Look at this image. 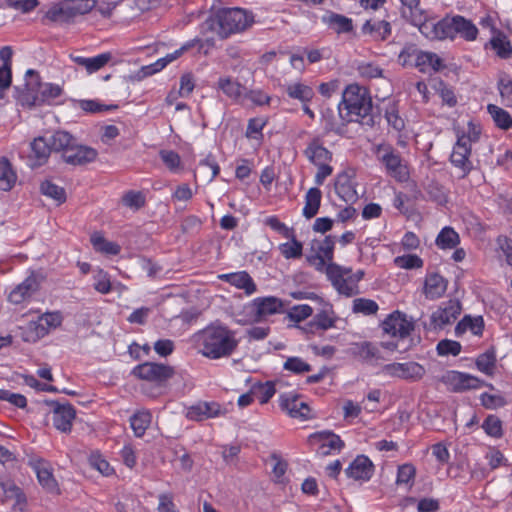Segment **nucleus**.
<instances>
[{
  "mask_svg": "<svg viewBox=\"0 0 512 512\" xmlns=\"http://www.w3.org/2000/svg\"><path fill=\"white\" fill-rule=\"evenodd\" d=\"M195 337L201 347L200 352L209 359L229 357L239 345L236 332L218 320L199 331Z\"/></svg>",
  "mask_w": 512,
  "mask_h": 512,
  "instance_id": "obj_1",
  "label": "nucleus"
},
{
  "mask_svg": "<svg viewBox=\"0 0 512 512\" xmlns=\"http://www.w3.org/2000/svg\"><path fill=\"white\" fill-rule=\"evenodd\" d=\"M372 111V98L366 88L350 84L344 89L338 104V115L344 124L358 122L373 126L375 121Z\"/></svg>",
  "mask_w": 512,
  "mask_h": 512,
  "instance_id": "obj_2",
  "label": "nucleus"
},
{
  "mask_svg": "<svg viewBox=\"0 0 512 512\" xmlns=\"http://www.w3.org/2000/svg\"><path fill=\"white\" fill-rule=\"evenodd\" d=\"M254 17L241 8H222L210 17L205 25L207 29L216 32L221 39L231 34L242 32L252 25Z\"/></svg>",
  "mask_w": 512,
  "mask_h": 512,
  "instance_id": "obj_3",
  "label": "nucleus"
},
{
  "mask_svg": "<svg viewBox=\"0 0 512 512\" xmlns=\"http://www.w3.org/2000/svg\"><path fill=\"white\" fill-rule=\"evenodd\" d=\"M53 147L55 152L61 153L62 160L72 166H84L96 160V149L80 144L72 134L67 131L54 133Z\"/></svg>",
  "mask_w": 512,
  "mask_h": 512,
  "instance_id": "obj_4",
  "label": "nucleus"
},
{
  "mask_svg": "<svg viewBox=\"0 0 512 512\" xmlns=\"http://www.w3.org/2000/svg\"><path fill=\"white\" fill-rule=\"evenodd\" d=\"M375 154L379 162L385 167L386 173L397 181L408 178V170L401 153L391 144L383 142L376 146Z\"/></svg>",
  "mask_w": 512,
  "mask_h": 512,
  "instance_id": "obj_5",
  "label": "nucleus"
},
{
  "mask_svg": "<svg viewBox=\"0 0 512 512\" xmlns=\"http://www.w3.org/2000/svg\"><path fill=\"white\" fill-rule=\"evenodd\" d=\"M41 88L42 81L38 71L28 69L25 73L23 87L14 86V98L23 107H38Z\"/></svg>",
  "mask_w": 512,
  "mask_h": 512,
  "instance_id": "obj_6",
  "label": "nucleus"
},
{
  "mask_svg": "<svg viewBox=\"0 0 512 512\" xmlns=\"http://www.w3.org/2000/svg\"><path fill=\"white\" fill-rule=\"evenodd\" d=\"M441 381L454 393L476 390L483 386L488 387L491 390L495 389L491 383H487L476 376L454 370L447 371L442 376Z\"/></svg>",
  "mask_w": 512,
  "mask_h": 512,
  "instance_id": "obj_7",
  "label": "nucleus"
},
{
  "mask_svg": "<svg viewBox=\"0 0 512 512\" xmlns=\"http://www.w3.org/2000/svg\"><path fill=\"white\" fill-rule=\"evenodd\" d=\"M471 143L472 138L470 136H465V134L458 136L450 155L452 165L461 171V175L459 176L461 179L467 177L474 169L473 163L470 160Z\"/></svg>",
  "mask_w": 512,
  "mask_h": 512,
  "instance_id": "obj_8",
  "label": "nucleus"
},
{
  "mask_svg": "<svg viewBox=\"0 0 512 512\" xmlns=\"http://www.w3.org/2000/svg\"><path fill=\"white\" fill-rule=\"evenodd\" d=\"M132 374L139 379L162 384L174 376L175 370L166 364L145 362L134 367Z\"/></svg>",
  "mask_w": 512,
  "mask_h": 512,
  "instance_id": "obj_9",
  "label": "nucleus"
},
{
  "mask_svg": "<svg viewBox=\"0 0 512 512\" xmlns=\"http://www.w3.org/2000/svg\"><path fill=\"white\" fill-rule=\"evenodd\" d=\"M381 328L385 334L404 340L414 330V322L405 313L396 310L382 321Z\"/></svg>",
  "mask_w": 512,
  "mask_h": 512,
  "instance_id": "obj_10",
  "label": "nucleus"
},
{
  "mask_svg": "<svg viewBox=\"0 0 512 512\" xmlns=\"http://www.w3.org/2000/svg\"><path fill=\"white\" fill-rule=\"evenodd\" d=\"M44 403L51 408L54 427L63 432L69 433L72 429V422L76 417V410L69 402L61 403L57 400H45Z\"/></svg>",
  "mask_w": 512,
  "mask_h": 512,
  "instance_id": "obj_11",
  "label": "nucleus"
},
{
  "mask_svg": "<svg viewBox=\"0 0 512 512\" xmlns=\"http://www.w3.org/2000/svg\"><path fill=\"white\" fill-rule=\"evenodd\" d=\"M381 373L386 376L400 378L408 381H418L426 373L425 368L417 362L390 363L381 368Z\"/></svg>",
  "mask_w": 512,
  "mask_h": 512,
  "instance_id": "obj_12",
  "label": "nucleus"
},
{
  "mask_svg": "<svg viewBox=\"0 0 512 512\" xmlns=\"http://www.w3.org/2000/svg\"><path fill=\"white\" fill-rule=\"evenodd\" d=\"M445 27V39L453 40L457 35H460L466 41H474L478 35V28L472 21L460 15L446 18Z\"/></svg>",
  "mask_w": 512,
  "mask_h": 512,
  "instance_id": "obj_13",
  "label": "nucleus"
},
{
  "mask_svg": "<svg viewBox=\"0 0 512 512\" xmlns=\"http://www.w3.org/2000/svg\"><path fill=\"white\" fill-rule=\"evenodd\" d=\"M251 307L254 311L253 322H261L264 318L284 312V302L275 296L257 297L252 300Z\"/></svg>",
  "mask_w": 512,
  "mask_h": 512,
  "instance_id": "obj_14",
  "label": "nucleus"
},
{
  "mask_svg": "<svg viewBox=\"0 0 512 512\" xmlns=\"http://www.w3.org/2000/svg\"><path fill=\"white\" fill-rule=\"evenodd\" d=\"M325 272L333 287L340 294L351 297L359 293V290H356L353 285L348 283V279L344 277V267L334 263L333 261H329L327 262Z\"/></svg>",
  "mask_w": 512,
  "mask_h": 512,
  "instance_id": "obj_15",
  "label": "nucleus"
},
{
  "mask_svg": "<svg viewBox=\"0 0 512 512\" xmlns=\"http://www.w3.org/2000/svg\"><path fill=\"white\" fill-rule=\"evenodd\" d=\"M299 394H282L279 399V405L292 418L307 420L311 418V408L306 402H299Z\"/></svg>",
  "mask_w": 512,
  "mask_h": 512,
  "instance_id": "obj_16",
  "label": "nucleus"
},
{
  "mask_svg": "<svg viewBox=\"0 0 512 512\" xmlns=\"http://www.w3.org/2000/svg\"><path fill=\"white\" fill-rule=\"evenodd\" d=\"M462 306L459 300H449L444 308H439L431 315L430 325L434 329H442L445 325L452 323L460 315Z\"/></svg>",
  "mask_w": 512,
  "mask_h": 512,
  "instance_id": "obj_17",
  "label": "nucleus"
},
{
  "mask_svg": "<svg viewBox=\"0 0 512 512\" xmlns=\"http://www.w3.org/2000/svg\"><path fill=\"white\" fill-rule=\"evenodd\" d=\"M308 442L311 445L319 443L320 447L317 452L322 456L328 455L330 450L340 451L344 447V442L341 440L339 435L326 430L311 434L308 437Z\"/></svg>",
  "mask_w": 512,
  "mask_h": 512,
  "instance_id": "obj_18",
  "label": "nucleus"
},
{
  "mask_svg": "<svg viewBox=\"0 0 512 512\" xmlns=\"http://www.w3.org/2000/svg\"><path fill=\"white\" fill-rule=\"evenodd\" d=\"M40 287L39 276L32 272L22 283L17 285L9 294V301L20 304L30 298Z\"/></svg>",
  "mask_w": 512,
  "mask_h": 512,
  "instance_id": "obj_19",
  "label": "nucleus"
},
{
  "mask_svg": "<svg viewBox=\"0 0 512 512\" xmlns=\"http://www.w3.org/2000/svg\"><path fill=\"white\" fill-rule=\"evenodd\" d=\"M54 134L49 139L45 137H37L31 142V155L30 159L32 167H37L45 164L52 151L55 152L53 147Z\"/></svg>",
  "mask_w": 512,
  "mask_h": 512,
  "instance_id": "obj_20",
  "label": "nucleus"
},
{
  "mask_svg": "<svg viewBox=\"0 0 512 512\" xmlns=\"http://www.w3.org/2000/svg\"><path fill=\"white\" fill-rule=\"evenodd\" d=\"M356 183L353 175L344 171L338 174L334 188L336 194L346 203H355L358 200V193L356 191Z\"/></svg>",
  "mask_w": 512,
  "mask_h": 512,
  "instance_id": "obj_21",
  "label": "nucleus"
},
{
  "mask_svg": "<svg viewBox=\"0 0 512 512\" xmlns=\"http://www.w3.org/2000/svg\"><path fill=\"white\" fill-rule=\"evenodd\" d=\"M305 157L313 165L329 163L332 160V152L323 145V141L319 136L313 137L303 151Z\"/></svg>",
  "mask_w": 512,
  "mask_h": 512,
  "instance_id": "obj_22",
  "label": "nucleus"
},
{
  "mask_svg": "<svg viewBox=\"0 0 512 512\" xmlns=\"http://www.w3.org/2000/svg\"><path fill=\"white\" fill-rule=\"evenodd\" d=\"M373 472L374 465L365 455H358L345 470L347 477L362 481L370 480Z\"/></svg>",
  "mask_w": 512,
  "mask_h": 512,
  "instance_id": "obj_23",
  "label": "nucleus"
},
{
  "mask_svg": "<svg viewBox=\"0 0 512 512\" xmlns=\"http://www.w3.org/2000/svg\"><path fill=\"white\" fill-rule=\"evenodd\" d=\"M448 286V281L440 274L433 272L426 275L423 293L427 299L436 300L441 298Z\"/></svg>",
  "mask_w": 512,
  "mask_h": 512,
  "instance_id": "obj_24",
  "label": "nucleus"
},
{
  "mask_svg": "<svg viewBox=\"0 0 512 512\" xmlns=\"http://www.w3.org/2000/svg\"><path fill=\"white\" fill-rule=\"evenodd\" d=\"M413 66L421 73L439 72L446 67L436 53L422 50L417 54Z\"/></svg>",
  "mask_w": 512,
  "mask_h": 512,
  "instance_id": "obj_25",
  "label": "nucleus"
},
{
  "mask_svg": "<svg viewBox=\"0 0 512 512\" xmlns=\"http://www.w3.org/2000/svg\"><path fill=\"white\" fill-rule=\"evenodd\" d=\"M333 313L332 306L324 303V308L318 312L313 319L302 329L306 333H315L318 330H327L335 325V319L330 316Z\"/></svg>",
  "mask_w": 512,
  "mask_h": 512,
  "instance_id": "obj_26",
  "label": "nucleus"
},
{
  "mask_svg": "<svg viewBox=\"0 0 512 512\" xmlns=\"http://www.w3.org/2000/svg\"><path fill=\"white\" fill-rule=\"evenodd\" d=\"M361 32L374 40L385 41L391 35L392 27L388 21L369 19L363 24Z\"/></svg>",
  "mask_w": 512,
  "mask_h": 512,
  "instance_id": "obj_27",
  "label": "nucleus"
},
{
  "mask_svg": "<svg viewBox=\"0 0 512 512\" xmlns=\"http://www.w3.org/2000/svg\"><path fill=\"white\" fill-rule=\"evenodd\" d=\"M33 469L37 475L40 485L50 493L58 492V484L52 470L44 460H37L33 463Z\"/></svg>",
  "mask_w": 512,
  "mask_h": 512,
  "instance_id": "obj_28",
  "label": "nucleus"
},
{
  "mask_svg": "<svg viewBox=\"0 0 512 512\" xmlns=\"http://www.w3.org/2000/svg\"><path fill=\"white\" fill-rule=\"evenodd\" d=\"M219 278L238 289H243L247 295H251L257 290L252 277L246 271L223 274Z\"/></svg>",
  "mask_w": 512,
  "mask_h": 512,
  "instance_id": "obj_29",
  "label": "nucleus"
},
{
  "mask_svg": "<svg viewBox=\"0 0 512 512\" xmlns=\"http://www.w3.org/2000/svg\"><path fill=\"white\" fill-rule=\"evenodd\" d=\"M322 22L337 34L350 33L354 29L353 21L351 18L333 11H328L322 17Z\"/></svg>",
  "mask_w": 512,
  "mask_h": 512,
  "instance_id": "obj_30",
  "label": "nucleus"
},
{
  "mask_svg": "<svg viewBox=\"0 0 512 512\" xmlns=\"http://www.w3.org/2000/svg\"><path fill=\"white\" fill-rule=\"evenodd\" d=\"M413 24L417 25L420 33L430 40L445 39L446 27L444 26H446V18H443L438 22H434L432 20H425L419 24L414 21Z\"/></svg>",
  "mask_w": 512,
  "mask_h": 512,
  "instance_id": "obj_31",
  "label": "nucleus"
},
{
  "mask_svg": "<svg viewBox=\"0 0 512 512\" xmlns=\"http://www.w3.org/2000/svg\"><path fill=\"white\" fill-rule=\"evenodd\" d=\"M112 58L110 52L99 54L92 58L71 55V59L78 65L85 67L88 73H94L104 67Z\"/></svg>",
  "mask_w": 512,
  "mask_h": 512,
  "instance_id": "obj_32",
  "label": "nucleus"
},
{
  "mask_svg": "<svg viewBox=\"0 0 512 512\" xmlns=\"http://www.w3.org/2000/svg\"><path fill=\"white\" fill-rule=\"evenodd\" d=\"M471 330L474 335L481 336L484 330V320L482 316L471 317L465 315L455 327V335L460 337L467 330Z\"/></svg>",
  "mask_w": 512,
  "mask_h": 512,
  "instance_id": "obj_33",
  "label": "nucleus"
},
{
  "mask_svg": "<svg viewBox=\"0 0 512 512\" xmlns=\"http://www.w3.org/2000/svg\"><path fill=\"white\" fill-rule=\"evenodd\" d=\"M75 17L76 14L74 13L68 0L61 5L53 6L46 13V18L50 21L65 24L73 22Z\"/></svg>",
  "mask_w": 512,
  "mask_h": 512,
  "instance_id": "obj_34",
  "label": "nucleus"
},
{
  "mask_svg": "<svg viewBox=\"0 0 512 512\" xmlns=\"http://www.w3.org/2000/svg\"><path fill=\"white\" fill-rule=\"evenodd\" d=\"M322 199V192L318 187L310 188L305 195L303 216L307 219L313 218L319 211Z\"/></svg>",
  "mask_w": 512,
  "mask_h": 512,
  "instance_id": "obj_35",
  "label": "nucleus"
},
{
  "mask_svg": "<svg viewBox=\"0 0 512 512\" xmlns=\"http://www.w3.org/2000/svg\"><path fill=\"white\" fill-rule=\"evenodd\" d=\"M17 180V174L13 170L11 162L6 157L0 158V190L10 191Z\"/></svg>",
  "mask_w": 512,
  "mask_h": 512,
  "instance_id": "obj_36",
  "label": "nucleus"
},
{
  "mask_svg": "<svg viewBox=\"0 0 512 512\" xmlns=\"http://www.w3.org/2000/svg\"><path fill=\"white\" fill-rule=\"evenodd\" d=\"M285 90L290 98L299 100L302 104L309 103L315 96L312 87L300 82L289 84Z\"/></svg>",
  "mask_w": 512,
  "mask_h": 512,
  "instance_id": "obj_37",
  "label": "nucleus"
},
{
  "mask_svg": "<svg viewBox=\"0 0 512 512\" xmlns=\"http://www.w3.org/2000/svg\"><path fill=\"white\" fill-rule=\"evenodd\" d=\"M321 120L323 123L325 133L333 132L339 136H343L345 134L347 124H344L343 121H341V123L338 124L336 122V117L332 109L327 108L323 110Z\"/></svg>",
  "mask_w": 512,
  "mask_h": 512,
  "instance_id": "obj_38",
  "label": "nucleus"
},
{
  "mask_svg": "<svg viewBox=\"0 0 512 512\" xmlns=\"http://www.w3.org/2000/svg\"><path fill=\"white\" fill-rule=\"evenodd\" d=\"M496 353L494 348L488 349L484 353L478 355L475 365L482 373L492 376L496 367Z\"/></svg>",
  "mask_w": 512,
  "mask_h": 512,
  "instance_id": "obj_39",
  "label": "nucleus"
},
{
  "mask_svg": "<svg viewBox=\"0 0 512 512\" xmlns=\"http://www.w3.org/2000/svg\"><path fill=\"white\" fill-rule=\"evenodd\" d=\"M459 242L458 233L451 227H444L435 240L437 247L443 250L454 249Z\"/></svg>",
  "mask_w": 512,
  "mask_h": 512,
  "instance_id": "obj_40",
  "label": "nucleus"
},
{
  "mask_svg": "<svg viewBox=\"0 0 512 512\" xmlns=\"http://www.w3.org/2000/svg\"><path fill=\"white\" fill-rule=\"evenodd\" d=\"M487 110L498 128L508 130L512 127V117L506 110L494 104H489Z\"/></svg>",
  "mask_w": 512,
  "mask_h": 512,
  "instance_id": "obj_41",
  "label": "nucleus"
},
{
  "mask_svg": "<svg viewBox=\"0 0 512 512\" xmlns=\"http://www.w3.org/2000/svg\"><path fill=\"white\" fill-rule=\"evenodd\" d=\"M151 414L148 411H139L130 418V426L136 437H142L151 423Z\"/></svg>",
  "mask_w": 512,
  "mask_h": 512,
  "instance_id": "obj_42",
  "label": "nucleus"
},
{
  "mask_svg": "<svg viewBox=\"0 0 512 512\" xmlns=\"http://www.w3.org/2000/svg\"><path fill=\"white\" fill-rule=\"evenodd\" d=\"M40 192L46 197H49L57 202V204H62L66 201V191L63 187H60L53 183L51 180H44L40 184Z\"/></svg>",
  "mask_w": 512,
  "mask_h": 512,
  "instance_id": "obj_43",
  "label": "nucleus"
},
{
  "mask_svg": "<svg viewBox=\"0 0 512 512\" xmlns=\"http://www.w3.org/2000/svg\"><path fill=\"white\" fill-rule=\"evenodd\" d=\"M336 239V236L327 235L323 240H314L312 247L316 249V254L327 258V262L333 261Z\"/></svg>",
  "mask_w": 512,
  "mask_h": 512,
  "instance_id": "obj_44",
  "label": "nucleus"
},
{
  "mask_svg": "<svg viewBox=\"0 0 512 512\" xmlns=\"http://www.w3.org/2000/svg\"><path fill=\"white\" fill-rule=\"evenodd\" d=\"M91 243L96 251L107 255H117L121 250L117 243L106 240L102 235L98 233H95L91 236Z\"/></svg>",
  "mask_w": 512,
  "mask_h": 512,
  "instance_id": "obj_45",
  "label": "nucleus"
},
{
  "mask_svg": "<svg viewBox=\"0 0 512 512\" xmlns=\"http://www.w3.org/2000/svg\"><path fill=\"white\" fill-rule=\"evenodd\" d=\"M218 88L229 98L238 100L243 91V86L232 80L230 77L220 78L218 80Z\"/></svg>",
  "mask_w": 512,
  "mask_h": 512,
  "instance_id": "obj_46",
  "label": "nucleus"
},
{
  "mask_svg": "<svg viewBox=\"0 0 512 512\" xmlns=\"http://www.w3.org/2000/svg\"><path fill=\"white\" fill-rule=\"evenodd\" d=\"M291 241L283 243L279 246L281 254L286 259H296L302 256L303 245L295 237V233L292 232V236L288 237Z\"/></svg>",
  "mask_w": 512,
  "mask_h": 512,
  "instance_id": "obj_47",
  "label": "nucleus"
},
{
  "mask_svg": "<svg viewBox=\"0 0 512 512\" xmlns=\"http://www.w3.org/2000/svg\"><path fill=\"white\" fill-rule=\"evenodd\" d=\"M416 476V468L411 463H405L398 466L396 484L397 485H407L411 488L414 484Z\"/></svg>",
  "mask_w": 512,
  "mask_h": 512,
  "instance_id": "obj_48",
  "label": "nucleus"
},
{
  "mask_svg": "<svg viewBox=\"0 0 512 512\" xmlns=\"http://www.w3.org/2000/svg\"><path fill=\"white\" fill-rule=\"evenodd\" d=\"M0 486L4 492V495L7 499H15L16 504L19 506L26 504V496L23 493L22 489L18 487L12 481H2L0 482Z\"/></svg>",
  "mask_w": 512,
  "mask_h": 512,
  "instance_id": "obj_49",
  "label": "nucleus"
},
{
  "mask_svg": "<svg viewBox=\"0 0 512 512\" xmlns=\"http://www.w3.org/2000/svg\"><path fill=\"white\" fill-rule=\"evenodd\" d=\"M385 118L389 126L394 130L400 132L404 129V120L399 116L397 104L395 102H389L385 107Z\"/></svg>",
  "mask_w": 512,
  "mask_h": 512,
  "instance_id": "obj_50",
  "label": "nucleus"
},
{
  "mask_svg": "<svg viewBox=\"0 0 512 512\" xmlns=\"http://www.w3.org/2000/svg\"><path fill=\"white\" fill-rule=\"evenodd\" d=\"M62 88L53 83H42L41 92L39 94V106L50 104L54 99L61 96Z\"/></svg>",
  "mask_w": 512,
  "mask_h": 512,
  "instance_id": "obj_51",
  "label": "nucleus"
},
{
  "mask_svg": "<svg viewBox=\"0 0 512 512\" xmlns=\"http://www.w3.org/2000/svg\"><path fill=\"white\" fill-rule=\"evenodd\" d=\"M482 428L490 437L499 439L503 436L502 421L496 415H488L482 423Z\"/></svg>",
  "mask_w": 512,
  "mask_h": 512,
  "instance_id": "obj_52",
  "label": "nucleus"
},
{
  "mask_svg": "<svg viewBox=\"0 0 512 512\" xmlns=\"http://www.w3.org/2000/svg\"><path fill=\"white\" fill-rule=\"evenodd\" d=\"M378 310V304L372 299L356 298L353 300V313H361L368 316L376 314Z\"/></svg>",
  "mask_w": 512,
  "mask_h": 512,
  "instance_id": "obj_53",
  "label": "nucleus"
},
{
  "mask_svg": "<svg viewBox=\"0 0 512 512\" xmlns=\"http://www.w3.org/2000/svg\"><path fill=\"white\" fill-rule=\"evenodd\" d=\"M283 369L296 375H301L312 370V366L300 357H288L283 364Z\"/></svg>",
  "mask_w": 512,
  "mask_h": 512,
  "instance_id": "obj_54",
  "label": "nucleus"
},
{
  "mask_svg": "<svg viewBox=\"0 0 512 512\" xmlns=\"http://www.w3.org/2000/svg\"><path fill=\"white\" fill-rule=\"evenodd\" d=\"M490 43L500 58L509 59L512 56L511 43L506 39L505 36L499 35L493 37Z\"/></svg>",
  "mask_w": 512,
  "mask_h": 512,
  "instance_id": "obj_55",
  "label": "nucleus"
},
{
  "mask_svg": "<svg viewBox=\"0 0 512 512\" xmlns=\"http://www.w3.org/2000/svg\"><path fill=\"white\" fill-rule=\"evenodd\" d=\"M276 389L273 382L267 381L253 386V393L261 404L267 403L275 394Z\"/></svg>",
  "mask_w": 512,
  "mask_h": 512,
  "instance_id": "obj_56",
  "label": "nucleus"
},
{
  "mask_svg": "<svg viewBox=\"0 0 512 512\" xmlns=\"http://www.w3.org/2000/svg\"><path fill=\"white\" fill-rule=\"evenodd\" d=\"M394 264L402 269H418L423 267V260L415 254L398 256L394 259Z\"/></svg>",
  "mask_w": 512,
  "mask_h": 512,
  "instance_id": "obj_57",
  "label": "nucleus"
},
{
  "mask_svg": "<svg viewBox=\"0 0 512 512\" xmlns=\"http://www.w3.org/2000/svg\"><path fill=\"white\" fill-rule=\"evenodd\" d=\"M461 344L458 341L443 339L438 342L436 351L439 356H457L461 352Z\"/></svg>",
  "mask_w": 512,
  "mask_h": 512,
  "instance_id": "obj_58",
  "label": "nucleus"
},
{
  "mask_svg": "<svg viewBox=\"0 0 512 512\" xmlns=\"http://www.w3.org/2000/svg\"><path fill=\"white\" fill-rule=\"evenodd\" d=\"M357 355L365 362H370L373 359H380V351L371 342L365 341L358 345Z\"/></svg>",
  "mask_w": 512,
  "mask_h": 512,
  "instance_id": "obj_59",
  "label": "nucleus"
},
{
  "mask_svg": "<svg viewBox=\"0 0 512 512\" xmlns=\"http://www.w3.org/2000/svg\"><path fill=\"white\" fill-rule=\"evenodd\" d=\"M122 202L126 207L139 210L145 205V196L140 191L130 190L122 197Z\"/></svg>",
  "mask_w": 512,
  "mask_h": 512,
  "instance_id": "obj_60",
  "label": "nucleus"
},
{
  "mask_svg": "<svg viewBox=\"0 0 512 512\" xmlns=\"http://www.w3.org/2000/svg\"><path fill=\"white\" fill-rule=\"evenodd\" d=\"M481 405L486 409H497L504 407L507 401L501 394H489L484 392L480 395Z\"/></svg>",
  "mask_w": 512,
  "mask_h": 512,
  "instance_id": "obj_61",
  "label": "nucleus"
},
{
  "mask_svg": "<svg viewBox=\"0 0 512 512\" xmlns=\"http://www.w3.org/2000/svg\"><path fill=\"white\" fill-rule=\"evenodd\" d=\"M426 192L428 193L429 197L438 204L444 205L447 203L446 190L440 183L431 181L426 187Z\"/></svg>",
  "mask_w": 512,
  "mask_h": 512,
  "instance_id": "obj_62",
  "label": "nucleus"
},
{
  "mask_svg": "<svg viewBox=\"0 0 512 512\" xmlns=\"http://www.w3.org/2000/svg\"><path fill=\"white\" fill-rule=\"evenodd\" d=\"M89 464L105 476H109L114 472V469L110 466L109 462L98 452L90 455Z\"/></svg>",
  "mask_w": 512,
  "mask_h": 512,
  "instance_id": "obj_63",
  "label": "nucleus"
},
{
  "mask_svg": "<svg viewBox=\"0 0 512 512\" xmlns=\"http://www.w3.org/2000/svg\"><path fill=\"white\" fill-rule=\"evenodd\" d=\"M500 95L507 106L512 107V78L504 74L498 81Z\"/></svg>",
  "mask_w": 512,
  "mask_h": 512,
  "instance_id": "obj_64",
  "label": "nucleus"
}]
</instances>
